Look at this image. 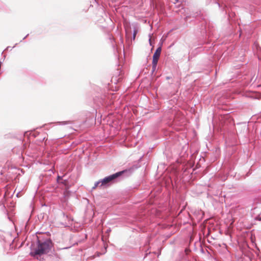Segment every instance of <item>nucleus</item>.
<instances>
[{
    "label": "nucleus",
    "instance_id": "12",
    "mask_svg": "<svg viewBox=\"0 0 261 261\" xmlns=\"http://www.w3.org/2000/svg\"><path fill=\"white\" fill-rule=\"evenodd\" d=\"M28 36V34L26 36H25V37L23 38V39H25Z\"/></svg>",
    "mask_w": 261,
    "mask_h": 261
},
{
    "label": "nucleus",
    "instance_id": "1",
    "mask_svg": "<svg viewBox=\"0 0 261 261\" xmlns=\"http://www.w3.org/2000/svg\"><path fill=\"white\" fill-rule=\"evenodd\" d=\"M53 247V243L50 239H47L45 240L38 239L37 247L34 250L35 255H42L48 253Z\"/></svg>",
    "mask_w": 261,
    "mask_h": 261
},
{
    "label": "nucleus",
    "instance_id": "10",
    "mask_svg": "<svg viewBox=\"0 0 261 261\" xmlns=\"http://www.w3.org/2000/svg\"><path fill=\"white\" fill-rule=\"evenodd\" d=\"M176 2H182L183 0H175Z\"/></svg>",
    "mask_w": 261,
    "mask_h": 261
},
{
    "label": "nucleus",
    "instance_id": "7",
    "mask_svg": "<svg viewBox=\"0 0 261 261\" xmlns=\"http://www.w3.org/2000/svg\"><path fill=\"white\" fill-rule=\"evenodd\" d=\"M100 184H101L100 180L95 182L94 187L92 188V189H95Z\"/></svg>",
    "mask_w": 261,
    "mask_h": 261
},
{
    "label": "nucleus",
    "instance_id": "4",
    "mask_svg": "<svg viewBox=\"0 0 261 261\" xmlns=\"http://www.w3.org/2000/svg\"><path fill=\"white\" fill-rule=\"evenodd\" d=\"M58 123L60 125H67V124H70L72 123L70 121L58 122Z\"/></svg>",
    "mask_w": 261,
    "mask_h": 261
},
{
    "label": "nucleus",
    "instance_id": "2",
    "mask_svg": "<svg viewBox=\"0 0 261 261\" xmlns=\"http://www.w3.org/2000/svg\"><path fill=\"white\" fill-rule=\"evenodd\" d=\"M123 173L124 171H120L105 177L102 179L100 180V186L109 185L110 184L113 182L115 179L121 176Z\"/></svg>",
    "mask_w": 261,
    "mask_h": 261
},
{
    "label": "nucleus",
    "instance_id": "3",
    "mask_svg": "<svg viewBox=\"0 0 261 261\" xmlns=\"http://www.w3.org/2000/svg\"><path fill=\"white\" fill-rule=\"evenodd\" d=\"M161 50H162L161 47H159L156 49L155 53H154L153 57L155 58L156 59H159V57L160 56V55H161Z\"/></svg>",
    "mask_w": 261,
    "mask_h": 261
},
{
    "label": "nucleus",
    "instance_id": "9",
    "mask_svg": "<svg viewBox=\"0 0 261 261\" xmlns=\"http://www.w3.org/2000/svg\"><path fill=\"white\" fill-rule=\"evenodd\" d=\"M61 178H62V177H61V176H58L57 177V181H59V180L60 179H61Z\"/></svg>",
    "mask_w": 261,
    "mask_h": 261
},
{
    "label": "nucleus",
    "instance_id": "11",
    "mask_svg": "<svg viewBox=\"0 0 261 261\" xmlns=\"http://www.w3.org/2000/svg\"><path fill=\"white\" fill-rule=\"evenodd\" d=\"M63 183L66 185V180H64V181L63 182Z\"/></svg>",
    "mask_w": 261,
    "mask_h": 261
},
{
    "label": "nucleus",
    "instance_id": "5",
    "mask_svg": "<svg viewBox=\"0 0 261 261\" xmlns=\"http://www.w3.org/2000/svg\"><path fill=\"white\" fill-rule=\"evenodd\" d=\"M158 60L159 59H156L155 58L153 57L152 63V65H153V66H157Z\"/></svg>",
    "mask_w": 261,
    "mask_h": 261
},
{
    "label": "nucleus",
    "instance_id": "6",
    "mask_svg": "<svg viewBox=\"0 0 261 261\" xmlns=\"http://www.w3.org/2000/svg\"><path fill=\"white\" fill-rule=\"evenodd\" d=\"M138 33V30L135 28L134 30L133 31V39L134 40L136 38V36Z\"/></svg>",
    "mask_w": 261,
    "mask_h": 261
},
{
    "label": "nucleus",
    "instance_id": "8",
    "mask_svg": "<svg viewBox=\"0 0 261 261\" xmlns=\"http://www.w3.org/2000/svg\"><path fill=\"white\" fill-rule=\"evenodd\" d=\"M156 68V66H153V65H152V72H154Z\"/></svg>",
    "mask_w": 261,
    "mask_h": 261
}]
</instances>
